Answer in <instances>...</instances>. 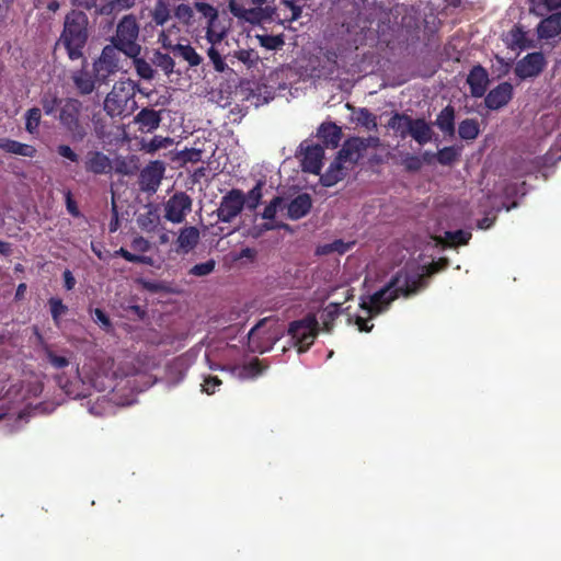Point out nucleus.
Instances as JSON below:
<instances>
[{
  "label": "nucleus",
  "mask_w": 561,
  "mask_h": 561,
  "mask_svg": "<svg viewBox=\"0 0 561 561\" xmlns=\"http://www.w3.org/2000/svg\"><path fill=\"white\" fill-rule=\"evenodd\" d=\"M446 265V261L433 263L430 266H422L419 271L398 273L385 287L374 295L362 298V313L355 317V325L360 332H369L373 325H368V319L385 311L388 306L399 296H409L417 290L423 277L431 275Z\"/></svg>",
  "instance_id": "obj_1"
},
{
  "label": "nucleus",
  "mask_w": 561,
  "mask_h": 561,
  "mask_svg": "<svg viewBox=\"0 0 561 561\" xmlns=\"http://www.w3.org/2000/svg\"><path fill=\"white\" fill-rule=\"evenodd\" d=\"M58 383L65 393L73 399L92 396L93 391L103 392L114 388V380L110 375V365L89 363L77 368L72 378H58Z\"/></svg>",
  "instance_id": "obj_2"
},
{
  "label": "nucleus",
  "mask_w": 561,
  "mask_h": 561,
  "mask_svg": "<svg viewBox=\"0 0 561 561\" xmlns=\"http://www.w3.org/2000/svg\"><path fill=\"white\" fill-rule=\"evenodd\" d=\"M88 16L81 11L70 12L65 20L60 43L66 47L71 59L82 56V49L88 38Z\"/></svg>",
  "instance_id": "obj_3"
},
{
  "label": "nucleus",
  "mask_w": 561,
  "mask_h": 561,
  "mask_svg": "<svg viewBox=\"0 0 561 561\" xmlns=\"http://www.w3.org/2000/svg\"><path fill=\"white\" fill-rule=\"evenodd\" d=\"M135 93L131 80L117 81L104 100V111L112 117L129 114L136 106Z\"/></svg>",
  "instance_id": "obj_4"
},
{
  "label": "nucleus",
  "mask_w": 561,
  "mask_h": 561,
  "mask_svg": "<svg viewBox=\"0 0 561 561\" xmlns=\"http://www.w3.org/2000/svg\"><path fill=\"white\" fill-rule=\"evenodd\" d=\"M366 148L367 145L364 138L356 137L347 140L339 151L335 161L331 163L325 174L322 175V183L325 186H331L340 181L343 178V164L347 162L355 163Z\"/></svg>",
  "instance_id": "obj_5"
},
{
  "label": "nucleus",
  "mask_w": 561,
  "mask_h": 561,
  "mask_svg": "<svg viewBox=\"0 0 561 561\" xmlns=\"http://www.w3.org/2000/svg\"><path fill=\"white\" fill-rule=\"evenodd\" d=\"M282 335L283 332L276 321L263 319L250 330L248 347L253 353H265L273 347Z\"/></svg>",
  "instance_id": "obj_6"
},
{
  "label": "nucleus",
  "mask_w": 561,
  "mask_h": 561,
  "mask_svg": "<svg viewBox=\"0 0 561 561\" xmlns=\"http://www.w3.org/2000/svg\"><path fill=\"white\" fill-rule=\"evenodd\" d=\"M82 103L77 99H66L62 101L59 111V122L68 130L75 140H82L88 134V124L80 118Z\"/></svg>",
  "instance_id": "obj_7"
},
{
  "label": "nucleus",
  "mask_w": 561,
  "mask_h": 561,
  "mask_svg": "<svg viewBox=\"0 0 561 561\" xmlns=\"http://www.w3.org/2000/svg\"><path fill=\"white\" fill-rule=\"evenodd\" d=\"M139 27L133 15H126L117 25L114 46H117L128 57H136L140 53L137 44Z\"/></svg>",
  "instance_id": "obj_8"
},
{
  "label": "nucleus",
  "mask_w": 561,
  "mask_h": 561,
  "mask_svg": "<svg viewBox=\"0 0 561 561\" xmlns=\"http://www.w3.org/2000/svg\"><path fill=\"white\" fill-rule=\"evenodd\" d=\"M195 8L207 20V41L214 46H222V41L229 30L227 19L219 18L217 10L210 4L197 2Z\"/></svg>",
  "instance_id": "obj_9"
},
{
  "label": "nucleus",
  "mask_w": 561,
  "mask_h": 561,
  "mask_svg": "<svg viewBox=\"0 0 561 561\" xmlns=\"http://www.w3.org/2000/svg\"><path fill=\"white\" fill-rule=\"evenodd\" d=\"M318 319L314 314H309L301 320L290 323L288 334L291 336L298 352L307 351L314 342L318 334Z\"/></svg>",
  "instance_id": "obj_10"
},
{
  "label": "nucleus",
  "mask_w": 561,
  "mask_h": 561,
  "mask_svg": "<svg viewBox=\"0 0 561 561\" xmlns=\"http://www.w3.org/2000/svg\"><path fill=\"white\" fill-rule=\"evenodd\" d=\"M122 49L114 45L103 48L101 56L93 64V71L99 82H105L112 75L119 71L122 67Z\"/></svg>",
  "instance_id": "obj_11"
},
{
  "label": "nucleus",
  "mask_w": 561,
  "mask_h": 561,
  "mask_svg": "<svg viewBox=\"0 0 561 561\" xmlns=\"http://www.w3.org/2000/svg\"><path fill=\"white\" fill-rule=\"evenodd\" d=\"M192 209V199L185 193H176L164 204V217L173 224H181Z\"/></svg>",
  "instance_id": "obj_12"
},
{
  "label": "nucleus",
  "mask_w": 561,
  "mask_h": 561,
  "mask_svg": "<svg viewBox=\"0 0 561 561\" xmlns=\"http://www.w3.org/2000/svg\"><path fill=\"white\" fill-rule=\"evenodd\" d=\"M245 197L239 190H232L221 199L218 208V218L222 222H230L242 210Z\"/></svg>",
  "instance_id": "obj_13"
},
{
  "label": "nucleus",
  "mask_w": 561,
  "mask_h": 561,
  "mask_svg": "<svg viewBox=\"0 0 561 561\" xmlns=\"http://www.w3.org/2000/svg\"><path fill=\"white\" fill-rule=\"evenodd\" d=\"M545 65V57L541 53H531L517 62L515 72L522 79L536 77L542 71Z\"/></svg>",
  "instance_id": "obj_14"
},
{
  "label": "nucleus",
  "mask_w": 561,
  "mask_h": 561,
  "mask_svg": "<svg viewBox=\"0 0 561 561\" xmlns=\"http://www.w3.org/2000/svg\"><path fill=\"white\" fill-rule=\"evenodd\" d=\"M323 149L319 145L307 146L305 148L301 165L304 171L318 174L322 167Z\"/></svg>",
  "instance_id": "obj_15"
},
{
  "label": "nucleus",
  "mask_w": 561,
  "mask_h": 561,
  "mask_svg": "<svg viewBox=\"0 0 561 561\" xmlns=\"http://www.w3.org/2000/svg\"><path fill=\"white\" fill-rule=\"evenodd\" d=\"M512 84L503 82L489 92L485 98V104L491 110H497L508 103L512 99Z\"/></svg>",
  "instance_id": "obj_16"
},
{
  "label": "nucleus",
  "mask_w": 561,
  "mask_h": 561,
  "mask_svg": "<svg viewBox=\"0 0 561 561\" xmlns=\"http://www.w3.org/2000/svg\"><path fill=\"white\" fill-rule=\"evenodd\" d=\"M85 169L94 174H106L112 170V162L106 154L100 151H90L85 158Z\"/></svg>",
  "instance_id": "obj_17"
},
{
  "label": "nucleus",
  "mask_w": 561,
  "mask_h": 561,
  "mask_svg": "<svg viewBox=\"0 0 561 561\" xmlns=\"http://www.w3.org/2000/svg\"><path fill=\"white\" fill-rule=\"evenodd\" d=\"M72 82L80 94H90L95 89V83L99 82L95 73L92 75L87 69L82 68L76 70L71 75Z\"/></svg>",
  "instance_id": "obj_18"
},
{
  "label": "nucleus",
  "mask_w": 561,
  "mask_h": 561,
  "mask_svg": "<svg viewBox=\"0 0 561 561\" xmlns=\"http://www.w3.org/2000/svg\"><path fill=\"white\" fill-rule=\"evenodd\" d=\"M163 164L159 161L152 162L141 172L142 185L147 190L156 191L163 178Z\"/></svg>",
  "instance_id": "obj_19"
},
{
  "label": "nucleus",
  "mask_w": 561,
  "mask_h": 561,
  "mask_svg": "<svg viewBox=\"0 0 561 561\" xmlns=\"http://www.w3.org/2000/svg\"><path fill=\"white\" fill-rule=\"evenodd\" d=\"M467 82L470 85L472 95L480 98L484 94L486 90L489 77L486 71L482 67L477 66L470 71L467 78Z\"/></svg>",
  "instance_id": "obj_20"
},
{
  "label": "nucleus",
  "mask_w": 561,
  "mask_h": 561,
  "mask_svg": "<svg viewBox=\"0 0 561 561\" xmlns=\"http://www.w3.org/2000/svg\"><path fill=\"white\" fill-rule=\"evenodd\" d=\"M226 369L229 370L233 377L240 380L253 379L260 376L264 370L259 359H253L243 365H233Z\"/></svg>",
  "instance_id": "obj_21"
},
{
  "label": "nucleus",
  "mask_w": 561,
  "mask_h": 561,
  "mask_svg": "<svg viewBox=\"0 0 561 561\" xmlns=\"http://www.w3.org/2000/svg\"><path fill=\"white\" fill-rule=\"evenodd\" d=\"M161 122L160 113L151 108H142L136 116L135 123L139 125L141 133L156 130Z\"/></svg>",
  "instance_id": "obj_22"
},
{
  "label": "nucleus",
  "mask_w": 561,
  "mask_h": 561,
  "mask_svg": "<svg viewBox=\"0 0 561 561\" xmlns=\"http://www.w3.org/2000/svg\"><path fill=\"white\" fill-rule=\"evenodd\" d=\"M537 32L540 38H552L561 34V13H554L542 20Z\"/></svg>",
  "instance_id": "obj_23"
},
{
  "label": "nucleus",
  "mask_w": 561,
  "mask_h": 561,
  "mask_svg": "<svg viewBox=\"0 0 561 561\" xmlns=\"http://www.w3.org/2000/svg\"><path fill=\"white\" fill-rule=\"evenodd\" d=\"M287 215L290 219H299L308 214L311 208V199L308 194H300L287 206Z\"/></svg>",
  "instance_id": "obj_24"
},
{
  "label": "nucleus",
  "mask_w": 561,
  "mask_h": 561,
  "mask_svg": "<svg viewBox=\"0 0 561 561\" xmlns=\"http://www.w3.org/2000/svg\"><path fill=\"white\" fill-rule=\"evenodd\" d=\"M0 149L8 153L28 158H33L36 153L33 146L8 138H0Z\"/></svg>",
  "instance_id": "obj_25"
},
{
  "label": "nucleus",
  "mask_w": 561,
  "mask_h": 561,
  "mask_svg": "<svg viewBox=\"0 0 561 561\" xmlns=\"http://www.w3.org/2000/svg\"><path fill=\"white\" fill-rule=\"evenodd\" d=\"M199 240V231L195 227H185L181 229L178 237V250L182 252H190L195 248Z\"/></svg>",
  "instance_id": "obj_26"
},
{
  "label": "nucleus",
  "mask_w": 561,
  "mask_h": 561,
  "mask_svg": "<svg viewBox=\"0 0 561 561\" xmlns=\"http://www.w3.org/2000/svg\"><path fill=\"white\" fill-rule=\"evenodd\" d=\"M138 227L146 232H153L160 226V215L157 209L148 207L137 217Z\"/></svg>",
  "instance_id": "obj_27"
},
{
  "label": "nucleus",
  "mask_w": 561,
  "mask_h": 561,
  "mask_svg": "<svg viewBox=\"0 0 561 561\" xmlns=\"http://www.w3.org/2000/svg\"><path fill=\"white\" fill-rule=\"evenodd\" d=\"M420 145H424L432 139V129L424 119H412L411 131L409 134Z\"/></svg>",
  "instance_id": "obj_28"
},
{
  "label": "nucleus",
  "mask_w": 561,
  "mask_h": 561,
  "mask_svg": "<svg viewBox=\"0 0 561 561\" xmlns=\"http://www.w3.org/2000/svg\"><path fill=\"white\" fill-rule=\"evenodd\" d=\"M471 238V233L467 230L446 231L444 237H435L436 244L457 245L466 244Z\"/></svg>",
  "instance_id": "obj_29"
},
{
  "label": "nucleus",
  "mask_w": 561,
  "mask_h": 561,
  "mask_svg": "<svg viewBox=\"0 0 561 561\" xmlns=\"http://www.w3.org/2000/svg\"><path fill=\"white\" fill-rule=\"evenodd\" d=\"M343 301H332L324 307L319 313V320L322 322L323 330L331 331L332 322L340 313V306Z\"/></svg>",
  "instance_id": "obj_30"
},
{
  "label": "nucleus",
  "mask_w": 561,
  "mask_h": 561,
  "mask_svg": "<svg viewBox=\"0 0 561 561\" xmlns=\"http://www.w3.org/2000/svg\"><path fill=\"white\" fill-rule=\"evenodd\" d=\"M412 118L408 115L394 114L389 123V128L393 129L400 137L405 138L411 131Z\"/></svg>",
  "instance_id": "obj_31"
},
{
  "label": "nucleus",
  "mask_w": 561,
  "mask_h": 561,
  "mask_svg": "<svg viewBox=\"0 0 561 561\" xmlns=\"http://www.w3.org/2000/svg\"><path fill=\"white\" fill-rule=\"evenodd\" d=\"M319 136L324 144L333 148L337 147L341 139V130L334 124H322L319 128Z\"/></svg>",
  "instance_id": "obj_32"
},
{
  "label": "nucleus",
  "mask_w": 561,
  "mask_h": 561,
  "mask_svg": "<svg viewBox=\"0 0 561 561\" xmlns=\"http://www.w3.org/2000/svg\"><path fill=\"white\" fill-rule=\"evenodd\" d=\"M507 42L511 46L525 49L531 46V41L527 38V32L522 27L515 26L508 33Z\"/></svg>",
  "instance_id": "obj_33"
},
{
  "label": "nucleus",
  "mask_w": 561,
  "mask_h": 561,
  "mask_svg": "<svg viewBox=\"0 0 561 561\" xmlns=\"http://www.w3.org/2000/svg\"><path fill=\"white\" fill-rule=\"evenodd\" d=\"M230 11L233 15L238 18H242L251 23H255L260 21V16L262 14V9H242L233 0L229 3Z\"/></svg>",
  "instance_id": "obj_34"
},
{
  "label": "nucleus",
  "mask_w": 561,
  "mask_h": 561,
  "mask_svg": "<svg viewBox=\"0 0 561 561\" xmlns=\"http://www.w3.org/2000/svg\"><path fill=\"white\" fill-rule=\"evenodd\" d=\"M353 121L369 130L377 128L376 116L367 108H358L354 111Z\"/></svg>",
  "instance_id": "obj_35"
},
{
  "label": "nucleus",
  "mask_w": 561,
  "mask_h": 561,
  "mask_svg": "<svg viewBox=\"0 0 561 561\" xmlns=\"http://www.w3.org/2000/svg\"><path fill=\"white\" fill-rule=\"evenodd\" d=\"M454 108L447 106L438 114L436 125L442 131L451 134L454 131Z\"/></svg>",
  "instance_id": "obj_36"
},
{
  "label": "nucleus",
  "mask_w": 561,
  "mask_h": 561,
  "mask_svg": "<svg viewBox=\"0 0 561 561\" xmlns=\"http://www.w3.org/2000/svg\"><path fill=\"white\" fill-rule=\"evenodd\" d=\"M136 0H106L100 8L102 14H114L123 10L130 9Z\"/></svg>",
  "instance_id": "obj_37"
},
{
  "label": "nucleus",
  "mask_w": 561,
  "mask_h": 561,
  "mask_svg": "<svg viewBox=\"0 0 561 561\" xmlns=\"http://www.w3.org/2000/svg\"><path fill=\"white\" fill-rule=\"evenodd\" d=\"M225 49L222 46H214L211 45L207 51V55L214 66V69L218 72H225L229 69L228 65L225 62L222 54Z\"/></svg>",
  "instance_id": "obj_38"
},
{
  "label": "nucleus",
  "mask_w": 561,
  "mask_h": 561,
  "mask_svg": "<svg viewBox=\"0 0 561 561\" xmlns=\"http://www.w3.org/2000/svg\"><path fill=\"white\" fill-rule=\"evenodd\" d=\"M151 16L157 25H164L170 20V9L167 2L158 0L151 12Z\"/></svg>",
  "instance_id": "obj_39"
},
{
  "label": "nucleus",
  "mask_w": 561,
  "mask_h": 561,
  "mask_svg": "<svg viewBox=\"0 0 561 561\" xmlns=\"http://www.w3.org/2000/svg\"><path fill=\"white\" fill-rule=\"evenodd\" d=\"M458 133L462 139H474L479 134V125L474 119H466L460 123Z\"/></svg>",
  "instance_id": "obj_40"
},
{
  "label": "nucleus",
  "mask_w": 561,
  "mask_h": 561,
  "mask_svg": "<svg viewBox=\"0 0 561 561\" xmlns=\"http://www.w3.org/2000/svg\"><path fill=\"white\" fill-rule=\"evenodd\" d=\"M41 110L37 107H32L25 113V129L30 134H34L41 124Z\"/></svg>",
  "instance_id": "obj_41"
},
{
  "label": "nucleus",
  "mask_w": 561,
  "mask_h": 561,
  "mask_svg": "<svg viewBox=\"0 0 561 561\" xmlns=\"http://www.w3.org/2000/svg\"><path fill=\"white\" fill-rule=\"evenodd\" d=\"M41 104L46 115H53L57 107L62 104L55 93L47 92L43 95Z\"/></svg>",
  "instance_id": "obj_42"
},
{
  "label": "nucleus",
  "mask_w": 561,
  "mask_h": 561,
  "mask_svg": "<svg viewBox=\"0 0 561 561\" xmlns=\"http://www.w3.org/2000/svg\"><path fill=\"white\" fill-rule=\"evenodd\" d=\"M261 46L270 50H275L284 45V38L280 35H256Z\"/></svg>",
  "instance_id": "obj_43"
},
{
  "label": "nucleus",
  "mask_w": 561,
  "mask_h": 561,
  "mask_svg": "<svg viewBox=\"0 0 561 561\" xmlns=\"http://www.w3.org/2000/svg\"><path fill=\"white\" fill-rule=\"evenodd\" d=\"M172 145V139L162 136H154L149 142L145 144L142 148L147 152H154L161 148H167Z\"/></svg>",
  "instance_id": "obj_44"
},
{
  "label": "nucleus",
  "mask_w": 561,
  "mask_h": 561,
  "mask_svg": "<svg viewBox=\"0 0 561 561\" xmlns=\"http://www.w3.org/2000/svg\"><path fill=\"white\" fill-rule=\"evenodd\" d=\"M153 64L161 68L165 73L172 72L174 68L173 59L169 55L162 53L154 54Z\"/></svg>",
  "instance_id": "obj_45"
},
{
  "label": "nucleus",
  "mask_w": 561,
  "mask_h": 561,
  "mask_svg": "<svg viewBox=\"0 0 561 561\" xmlns=\"http://www.w3.org/2000/svg\"><path fill=\"white\" fill-rule=\"evenodd\" d=\"M175 18L184 25H191L194 16L193 9L187 4H180L174 12Z\"/></svg>",
  "instance_id": "obj_46"
},
{
  "label": "nucleus",
  "mask_w": 561,
  "mask_h": 561,
  "mask_svg": "<svg viewBox=\"0 0 561 561\" xmlns=\"http://www.w3.org/2000/svg\"><path fill=\"white\" fill-rule=\"evenodd\" d=\"M215 268V261L208 260L206 262L194 265L190 270V274L194 276H206L210 274Z\"/></svg>",
  "instance_id": "obj_47"
},
{
  "label": "nucleus",
  "mask_w": 561,
  "mask_h": 561,
  "mask_svg": "<svg viewBox=\"0 0 561 561\" xmlns=\"http://www.w3.org/2000/svg\"><path fill=\"white\" fill-rule=\"evenodd\" d=\"M49 307L51 317L55 321V323H59L60 317L67 311V307L62 304V301L59 298H50L49 299Z\"/></svg>",
  "instance_id": "obj_48"
},
{
  "label": "nucleus",
  "mask_w": 561,
  "mask_h": 561,
  "mask_svg": "<svg viewBox=\"0 0 561 561\" xmlns=\"http://www.w3.org/2000/svg\"><path fill=\"white\" fill-rule=\"evenodd\" d=\"M234 57L248 66H253L259 60L257 54L252 49L238 50L234 53Z\"/></svg>",
  "instance_id": "obj_49"
},
{
  "label": "nucleus",
  "mask_w": 561,
  "mask_h": 561,
  "mask_svg": "<svg viewBox=\"0 0 561 561\" xmlns=\"http://www.w3.org/2000/svg\"><path fill=\"white\" fill-rule=\"evenodd\" d=\"M262 197V183L259 182L249 193L245 198V204L249 208L253 209L259 205Z\"/></svg>",
  "instance_id": "obj_50"
},
{
  "label": "nucleus",
  "mask_w": 561,
  "mask_h": 561,
  "mask_svg": "<svg viewBox=\"0 0 561 561\" xmlns=\"http://www.w3.org/2000/svg\"><path fill=\"white\" fill-rule=\"evenodd\" d=\"M135 66H136L137 73L142 79L149 80V79L153 78L154 71H153L151 65L149 62H147L146 60L136 59Z\"/></svg>",
  "instance_id": "obj_51"
},
{
  "label": "nucleus",
  "mask_w": 561,
  "mask_h": 561,
  "mask_svg": "<svg viewBox=\"0 0 561 561\" xmlns=\"http://www.w3.org/2000/svg\"><path fill=\"white\" fill-rule=\"evenodd\" d=\"M284 199L280 197H275L264 209L263 218L264 219H273L278 211L283 207Z\"/></svg>",
  "instance_id": "obj_52"
},
{
  "label": "nucleus",
  "mask_w": 561,
  "mask_h": 561,
  "mask_svg": "<svg viewBox=\"0 0 561 561\" xmlns=\"http://www.w3.org/2000/svg\"><path fill=\"white\" fill-rule=\"evenodd\" d=\"M130 247L131 249L135 251V252H138V253H145V252H148L151 248V244L150 242L145 239L144 237H136L131 243H130Z\"/></svg>",
  "instance_id": "obj_53"
},
{
  "label": "nucleus",
  "mask_w": 561,
  "mask_h": 561,
  "mask_svg": "<svg viewBox=\"0 0 561 561\" xmlns=\"http://www.w3.org/2000/svg\"><path fill=\"white\" fill-rule=\"evenodd\" d=\"M220 385L221 381L218 379V377H208L205 378L204 383L202 385V390L208 394H211Z\"/></svg>",
  "instance_id": "obj_54"
},
{
  "label": "nucleus",
  "mask_w": 561,
  "mask_h": 561,
  "mask_svg": "<svg viewBox=\"0 0 561 561\" xmlns=\"http://www.w3.org/2000/svg\"><path fill=\"white\" fill-rule=\"evenodd\" d=\"M178 28L175 27V25H172V28L168 30V31H163L160 36H159V41L162 43V45L164 47H173V42L174 39L172 38V35L173 34H176L178 33Z\"/></svg>",
  "instance_id": "obj_55"
},
{
  "label": "nucleus",
  "mask_w": 561,
  "mask_h": 561,
  "mask_svg": "<svg viewBox=\"0 0 561 561\" xmlns=\"http://www.w3.org/2000/svg\"><path fill=\"white\" fill-rule=\"evenodd\" d=\"M93 320L105 330L111 328V321L108 317L99 308L94 309L93 311Z\"/></svg>",
  "instance_id": "obj_56"
},
{
  "label": "nucleus",
  "mask_w": 561,
  "mask_h": 561,
  "mask_svg": "<svg viewBox=\"0 0 561 561\" xmlns=\"http://www.w3.org/2000/svg\"><path fill=\"white\" fill-rule=\"evenodd\" d=\"M100 399H102V405L98 404V405H93L90 408V412L91 414H94V415H104V414H108L112 412V405L111 404H106L103 405L105 401V396H103L102 398H98V402L100 401Z\"/></svg>",
  "instance_id": "obj_57"
},
{
  "label": "nucleus",
  "mask_w": 561,
  "mask_h": 561,
  "mask_svg": "<svg viewBox=\"0 0 561 561\" xmlns=\"http://www.w3.org/2000/svg\"><path fill=\"white\" fill-rule=\"evenodd\" d=\"M47 359L56 368H64L68 365V359L66 357L56 355L53 352H47Z\"/></svg>",
  "instance_id": "obj_58"
},
{
  "label": "nucleus",
  "mask_w": 561,
  "mask_h": 561,
  "mask_svg": "<svg viewBox=\"0 0 561 561\" xmlns=\"http://www.w3.org/2000/svg\"><path fill=\"white\" fill-rule=\"evenodd\" d=\"M57 151L61 157L72 162H77L79 160L78 154L67 145L58 146Z\"/></svg>",
  "instance_id": "obj_59"
},
{
  "label": "nucleus",
  "mask_w": 561,
  "mask_h": 561,
  "mask_svg": "<svg viewBox=\"0 0 561 561\" xmlns=\"http://www.w3.org/2000/svg\"><path fill=\"white\" fill-rule=\"evenodd\" d=\"M183 55L185 59L190 62L191 66L199 65L202 58L201 56L191 47H183Z\"/></svg>",
  "instance_id": "obj_60"
},
{
  "label": "nucleus",
  "mask_w": 561,
  "mask_h": 561,
  "mask_svg": "<svg viewBox=\"0 0 561 561\" xmlns=\"http://www.w3.org/2000/svg\"><path fill=\"white\" fill-rule=\"evenodd\" d=\"M43 390V387H42V383L39 382V380H35L34 385L30 388H27L23 394H22V400H26L31 397H37L39 396V393L42 392Z\"/></svg>",
  "instance_id": "obj_61"
},
{
  "label": "nucleus",
  "mask_w": 561,
  "mask_h": 561,
  "mask_svg": "<svg viewBox=\"0 0 561 561\" xmlns=\"http://www.w3.org/2000/svg\"><path fill=\"white\" fill-rule=\"evenodd\" d=\"M340 290H342L341 294L344 299L343 301H346L353 297V290L346 286H342V287L333 289L332 293L330 294V296L333 297V296L337 295Z\"/></svg>",
  "instance_id": "obj_62"
},
{
  "label": "nucleus",
  "mask_w": 561,
  "mask_h": 561,
  "mask_svg": "<svg viewBox=\"0 0 561 561\" xmlns=\"http://www.w3.org/2000/svg\"><path fill=\"white\" fill-rule=\"evenodd\" d=\"M64 280H65V287L68 290H71L76 285V279L69 270H66L64 272Z\"/></svg>",
  "instance_id": "obj_63"
},
{
  "label": "nucleus",
  "mask_w": 561,
  "mask_h": 561,
  "mask_svg": "<svg viewBox=\"0 0 561 561\" xmlns=\"http://www.w3.org/2000/svg\"><path fill=\"white\" fill-rule=\"evenodd\" d=\"M116 254L121 255L126 261L131 262V263H136V260H137V256H138V254L131 253V252L127 251L124 248H121L119 250H117Z\"/></svg>",
  "instance_id": "obj_64"
}]
</instances>
